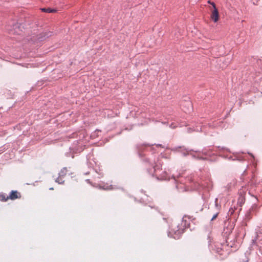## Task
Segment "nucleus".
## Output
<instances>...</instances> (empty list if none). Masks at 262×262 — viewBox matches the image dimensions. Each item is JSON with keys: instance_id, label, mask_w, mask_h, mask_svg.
<instances>
[{"instance_id": "1", "label": "nucleus", "mask_w": 262, "mask_h": 262, "mask_svg": "<svg viewBox=\"0 0 262 262\" xmlns=\"http://www.w3.org/2000/svg\"><path fill=\"white\" fill-rule=\"evenodd\" d=\"M187 228H190V230L195 229V224L189 217L184 218L180 223L172 224L169 232L174 238L177 239Z\"/></svg>"}, {"instance_id": "2", "label": "nucleus", "mask_w": 262, "mask_h": 262, "mask_svg": "<svg viewBox=\"0 0 262 262\" xmlns=\"http://www.w3.org/2000/svg\"><path fill=\"white\" fill-rule=\"evenodd\" d=\"M209 3H210L214 9L213 10V11L212 12V14H211V17L212 18V19L214 21V22H216L218 20H219V12H218V10L215 7V5L214 3H210V1L208 2Z\"/></svg>"}, {"instance_id": "3", "label": "nucleus", "mask_w": 262, "mask_h": 262, "mask_svg": "<svg viewBox=\"0 0 262 262\" xmlns=\"http://www.w3.org/2000/svg\"><path fill=\"white\" fill-rule=\"evenodd\" d=\"M21 197L20 193L16 190H12L10 193L8 198L9 199L14 200L17 199H19Z\"/></svg>"}, {"instance_id": "4", "label": "nucleus", "mask_w": 262, "mask_h": 262, "mask_svg": "<svg viewBox=\"0 0 262 262\" xmlns=\"http://www.w3.org/2000/svg\"><path fill=\"white\" fill-rule=\"evenodd\" d=\"M41 11L46 13H53L56 12V10L51 8H42Z\"/></svg>"}, {"instance_id": "5", "label": "nucleus", "mask_w": 262, "mask_h": 262, "mask_svg": "<svg viewBox=\"0 0 262 262\" xmlns=\"http://www.w3.org/2000/svg\"><path fill=\"white\" fill-rule=\"evenodd\" d=\"M9 199L8 196H7L5 194H2L0 195V200L3 202H6Z\"/></svg>"}, {"instance_id": "6", "label": "nucleus", "mask_w": 262, "mask_h": 262, "mask_svg": "<svg viewBox=\"0 0 262 262\" xmlns=\"http://www.w3.org/2000/svg\"><path fill=\"white\" fill-rule=\"evenodd\" d=\"M67 172V168L66 167H64L61 170L60 172V175L61 176H64L66 174Z\"/></svg>"}, {"instance_id": "7", "label": "nucleus", "mask_w": 262, "mask_h": 262, "mask_svg": "<svg viewBox=\"0 0 262 262\" xmlns=\"http://www.w3.org/2000/svg\"><path fill=\"white\" fill-rule=\"evenodd\" d=\"M56 182L58 183L59 184H62L63 183V181H62L61 179H60L59 178H58L56 180Z\"/></svg>"}, {"instance_id": "8", "label": "nucleus", "mask_w": 262, "mask_h": 262, "mask_svg": "<svg viewBox=\"0 0 262 262\" xmlns=\"http://www.w3.org/2000/svg\"><path fill=\"white\" fill-rule=\"evenodd\" d=\"M217 213H216L215 214H214L212 216V219H211V221H213V220H214L217 217Z\"/></svg>"}, {"instance_id": "9", "label": "nucleus", "mask_w": 262, "mask_h": 262, "mask_svg": "<svg viewBox=\"0 0 262 262\" xmlns=\"http://www.w3.org/2000/svg\"><path fill=\"white\" fill-rule=\"evenodd\" d=\"M154 169H155V171L156 172L159 169H160V168L159 167V166L158 165H157L156 166L154 167Z\"/></svg>"}, {"instance_id": "10", "label": "nucleus", "mask_w": 262, "mask_h": 262, "mask_svg": "<svg viewBox=\"0 0 262 262\" xmlns=\"http://www.w3.org/2000/svg\"><path fill=\"white\" fill-rule=\"evenodd\" d=\"M107 189H113V187L112 185H110L109 187H108L107 188Z\"/></svg>"}, {"instance_id": "11", "label": "nucleus", "mask_w": 262, "mask_h": 262, "mask_svg": "<svg viewBox=\"0 0 262 262\" xmlns=\"http://www.w3.org/2000/svg\"><path fill=\"white\" fill-rule=\"evenodd\" d=\"M244 262H248V260H246V261H244Z\"/></svg>"}]
</instances>
